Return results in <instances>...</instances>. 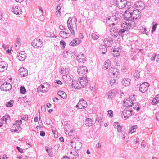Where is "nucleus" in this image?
<instances>
[{
	"label": "nucleus",
	"instance_id": "1",
	"mask_svg": "<svg viewBox=\"0 0 159 159\" xmlns=\"http://www.w3.org/2000/svg\"><path fill=\"white\" fill-rule=\"evenodd\" d=\"M76 19L75 17L69 18L67 26L72 35H74L77 31Z\"/></svg>",
	"mask_w": 159,
	"mask_h": 159
},
{
	"label": "nucleus",
	"instance_id": "2",
	"mask_svg": "<svg viewBox=\"0 0 159 159\" xmlns=\"http://www.w3.org/2000/svg\"><path fill=\"white\" fill-rule=\"evenodd\" d=\"M135 99L134 94H131L129 97L126 98L124 101V104L126 107H132L134 104L133 102Z\"/></svg>",
	"mask_w": 159,
	"mask_h": 159
},
{
	"label": "nucleus",
	"instance_id": "3",
	"mask_svg": "<svg viewBox=\"0 0 159 159\" xmlns=\"http://www.w3.org/2000/svg\"><path fill=\"white\" fill-rule=\"evenodd\" d=\"M135 23L134 21L127 20L121 24V27L125 29H132L135 26Z\"/></svg>",
	"mask_w": 159,
	"mask_h": 159
},
{
	"label": "nucleus",
	"instance_id": "4",
	"mask_svg": "<svg viewBox=\"0 0 159 159\" xmlns=\"http://www.w3.org/2000/svg\"><path fill=\"white\" fill-rule=\"evenodd\" d=\"M72 146L77 150H79L82 146V144L79 138L74 139V141L71 142Z\"/></svg>",
	"mask_w": 159,
	"mask_h": 159
},
{
	"label": "nucleus",
	"instance_id": "5",
	"mask_svg": "<svg viewBox=\"0 0 159 159\" xmlns=\"http://www.w3.org/2000/svg\"><path fill=\"white\" fill-rule=\"evenodd\" d=\"M110 31L112 36H115L118 34L119 35L123 36V34L125 32H127V30L124 29H122L119 31H118L117 29L115 28H111Z\"/></svg>",
	"mask_w": 159,
	"mask_h": 159
},
{
	"label": "nucleus",
	"instance_id": "6",
	"mask_svg": "<svg viewBox=\"0 0 159 159\" xmlns=\"http://www.w3.org/2000/svg\"><path fill=\"white\" fill-rule=\"evenodd\" d=\"M76 106L80 109L85 108L87 106V102L85 100L81 99Z\"/></svg>",
	"mask_w": 159,
	"mask_h": 159
},
{
	"label": "nucleus",
	"instance_id": "7",
	"mask_svg": "<svg viewBox=\"0 0 159 159\" xmlns=\"http://www.w3.org/2000/svg\"><path fill=\"white\" fill-rule=\"evenodd\" d=\"M87 71V69L86 67L84 66H81L79 67L77 69V72L80 75H84Z\"/></svg>",
	"mask_w": 159,
	"mask_h": 159
},
{
	"label": "nucleus",
	"instance_id": "8",
	"mask_svg": "<svg viewBox=\"0 0 159 159\" xmlns=\"http://www.w3.org/2000/svg\"><path fill=\"white\" fill-rule=\"evenodd\" d=\"M32 45L35 48L41 47L42 46V42L40 39H35L32 43Z\"/></svg>",
	"mask_w": 159,
	"mask_h": 159
},
{
	"label": "nucleus",
	"instance_id": "9",
	"mask_svg": "<svg viewBox=\"0 0 159 159\" xmlns=\"http://www.w3.org/2000/svg\"><path fill=\"white\" fill-rule=\"evenodd\" d=\"M126 0H116V4L119 8H123L126 7Z\"/></svg>",
	"mask_w": 159,
	"mask_h": 159
},
{
	"label": "nucleus",
	"instance_id": "10",
	"mask_svg": "<svg viewBox=\"0 0 159 159\" xmlns=\"http://www.w3.org/2000/svg\"><path fill=\"white\" fill-rule=\"evenodd\" d=\"M12 88L11 85L9 83H3L1 86V89L6 91H9Z\"/></svg>",
	"mask_w": 159,
	"mask_h": 159
},
{
	"label": "nucleus",
	"instance_id": "11",
	"mask_svg": "<svg viewBox=\"0 0 159 159\" xmlns=\"http://www.w3.org/2000/svg\"><path fill=\"white\" fill-rule=\"evenodd\" d=\"M116 18L115 16H112L107 18V22L110 25H114L116 23Z\"/></svg>",
	"mask_w": 159,
	"mask_h": 159
},
{
	"label": "nucleus",
	"instance_id": "12",
	"mask_svg": "<svg viewBox=\"0 0 159 159\" xmlns=\"http://www.w3.org/2000/svg\"><path fill=\"white\" fill-rule=\"evenodd\" d=\"M79 80L81 86L82 87L86 86L88 84V81L86 77H81L79 78Z\"/></svg>",
	"mask_w": 159,
	"mask_h": 159
},
{
	"label": "nucleus",
	"instance_id": "13",
	"mask_svg": "<svg viewBox=\"0 0 159 159\" xmlns=\"http://www.w3.org/2000/svg\"><path fill=\"white\" fill-rule=\"evenodd\" d=\"M131 15L133 19L134 20H136L140 17V12L138 9L133 11Z\"/></svg>",
	"mask_w": 159,
	"mask_h": 159
},
{
	"label": "nucleus",
	"instance_id": "14",
	"mask_svg": "<svg viewBox=\"0 0 159 159\" xmlns=\"http://www.w3.org/2000/svg\"><path fill=\"white\" fill-rule=\"evenodd\" d=\"M120 50L118 47L114 46L112 48V54L114 57H117L120 55Z\"/></svg>",
	"mask_w": 159,
	"mask_h": 159
},
{
	"label": "nucleus",
	"instance_id": "15",
	"mask_svg": "<svg viewBox=\"0 0 159 159\" xmlns=\"http://www.w3.org/2000/svg\"><path fill=\"white\" fill-rule=\"evenodd\" d=\"M48 88V86L47 84H44L43 85H41L37 88V90L38 92H46Z\"/></svg>",
	"mask_w": 159,
	"mask_h": 159
},
{
	"label": "nucleus",
	"instance_id": "16",
	"mask_svg": "<svg viewBox=\"0 0 159 159\" xmlns=\"http://www.w3.org/2000/svg\"><path fill=\"white\" fill-rule=\"evenodd\" d=\"M148 84L147 82L143 83L140 86L139 90L142 93H144L148 89Z\"/></svg>",
	"mask_w": 159,
	"mask_h": 159
},
{
	"label": "nucleus",
	"instance_id": "17",
	"mask_svg": "<svg viewBox=\"0 0 159 159\" xmlns=\"http://www.w3.org/2000/svg\"><path fill=\"white\" fill-rule=\"evenodd\" d=\"M8 64L4 61L0 62V72H2L6 70L8 67Z\"/></svg>",
	"mask_w": 159,
	"mask_h": 159
},
{
	"label": "nucleus",
	"instance_id": "18",
	"mask_svg": "<svg viewBox=\"0 0 159 159\" xmlns=\"http://www.w3.org/2000/svg\"><path fill=\"white\" fill-rule=\"evenodd\" d=\"M117 92L116 89H113L107 94V98L108 99L112 98L114 97L117 96Z\"/></svg>",
	"mask_w": 159,
	"mask_h": 159
},
{
	"label": "nucleus",
	"instance_id": "19",
	"mask_svg": "<svg viewBox=\"0 0 159 159\" xmlns=\"http://www.w3.org/2000/svg\"><path fill=\"white\" fill-rule=\"evenodd\" d=\"M132 112V110L127 108L123 111L122 112L123 115L125 118H127L131 116Z\"/></svg>",
	"mask_w": 159,
	"mask_h": 159
},
{
	"label": "nucleus",
	"instance_id": "20",
	"mask_svg": "<svg viewBox=\"0 0 159 159\" xmlns=\"http://www.w3.org/2000/svg\"><path fill=\"white\" fill-rule=\"evenodd\" d=\"M109 73L111 76H117L118 72L116 68L114 67H111L110 68L109 70Z\"/></svg>",
	"mask_w": 159,
	"mask_h": 159
},
{
	"label": "nucleus",
	"instance_id": "21",
	"mask_svg": "<svg viewBox=\"0 0 159 159\" xmlns=\"http://www.w3.org/2000/svg\"><path fill=\"white\" fill-rule=\"evenodd\" d=\"M76 58L77 61L80 62L84 63L86 61V57L83 54L78 55Z\"/></svg>",
	"mask_w": 159,
	"mask_h": 159
},
{
	"label": "nucleus",
	"instance_id": "22",
	"mask_svg": "<svg viewBox=\"0 0 159 159\" xmlns=\"http://www.w3.org/2000/svg\"><path fill=\"white\" fill-rule=\"evenodd\" d=\"M72 34L71 33L66 32L64 31H60L59 33L60 36L63 39H66Z\"/></svg>",
	"mask_w": 159,
	"mask_h": 159
},
{
	"label": "nucleus",
	"instance_id": "23",
	"mask_svg": "<svg viewBox=\"0 0 159 159\" xmlns=\"http://www.w3.org/2000/svg\"><path fill=\"white\" fill-rule=\"evenodd\" d=\"M81 42V41L79 39H76L72 40L70 43V46H75L76 45L79 44Z\"/></svg>",
	"mask_w": 159,
	"mask_h": 159
},
{
	"label": "nucleus",
	"instance_id": "24",
	"mask_svg": "<svg viewBox=\"0 0 159 159\" xmlns=\"http://www.w3.org/2000/svg\"><path fill=\"white\" fill-rule=\"evenodd\" d=\"M20 75L23 76H25L27 75L28 71L26 69L24 68H21L19 70Z\"/></svg>",
	"mask_w": 159,
	"mask_h": 159
},
{
	"label": "nucleus",
	"instance_id": "25",
	"mask_svg": "<svg viewBox=\"0 0 159 159\" xmlns=\"http://www.w3.org/2000/svg\"><path fill=\"white\" fill-rule=\"evenodd\" d=\"M26 56L25 54V52H20L18 55V58L20 61H23L25 59Z\"/></svg>",
	"mask_w": 159,
	"mask_h": 159
},
{
	"label": "nucleus",
	"instance_id": "26",
	"mask_svg": "<svg viewBox=\"0 0 159 159\" xmlns=\"http://www.w3.org/2000/svg\"><path fill=\"white\" fill-rule=\"evenodd\" d=\"M73 76L71 75L67 74L64 75L63 76V79L65 82L70 81L73 79Z\"/></svg>",
	"mask_w": 159,
	"mask_h": 159
},
{
	"label": "nucleus",
	"instance_id": "27",
	"mask_svg": "<svg viewBox=\"0 0 159 159\" xmlns=\"http://www.w3.org/2000/svg\"><path fill=\"white\" fill-rule=\"evenodd\" d=\"M112 40L111 38H106L104 39V42L105 45L106 46H110Z\"/></svg>",
	"mask_w": 159,
	"mask_h": 159
},
{
	"label": "nucleus",
	"instance_id": "28",
	"mask_svg": "<svg viewBox=\"0 0 159 159\" xmlns=\"http://www.w3.org/2000/svg\"><path fill=\"white\" fill-rule=\"evenodd\" d=\"M130 80L129 79L125 78L122 81L123 85L125 86H128L130 84Z\"/></svg>",
	"mask_w": 159,
	"mask_h": 159
},
{
	"label": "nucleus",
	"instance_id": "29",
	"mask_svg": "<svg viewBox=\"0 0 159 159\" xmlns=\"http://www.w3.org/2000/svg\"><path fill=\"white\" fill-rule=\"evenodd\" d=\"M13 12L16 14L18 15L20 14L21 12V11L20 9L17 6L14 7L13 8Z\"/></svg>",
	"mask_w": 159,
	"mask_h": 159
},
{
	"label": "nucleus",
	"instance_id": "30",
	"mask_svg": "<svg viewBox=\"0 0 159 159\" xmlns=\"http://www.w3.org/2000/svg\"><path fill=\"white\" fill-rule=\"evenodd\" d=\"M124 16L126 20H128L131 17H132L131 13L129 11V10H127L125 12Z\"/></svg>",
	"mask_w": 159,
	"mask_h": 159
},
{
	"label": "nucleus",
	"instance_id": "31",
	"mask_svg": "<svg viewBox=\"0 0 159 159\" xmlns=\"http://www.w3.org/2000/svg\"><path fill=\"white\" fill-rule=\"evenodd\" d=\"M20 127L18 125H13L12 127L11 131L19 133L18 131L20 129Z\"/></svg>",
	"mask_w": 159,
	"mask_h": 159
},
{
	"label": "nucleus",
	"instance_id": "32",
	"mask_svg": "<svg viewBox=\"0 0 159 159\" xmlns=\"http://www.w3.org/2000/svg\"><path fill=\"white\" fill-rule=\"evenodd\" d=\"M137 9L139 10L141 9H143L144 7V4L142 2H138L136 3Z\"/></svg>",
	"mask_w": 159,
	"mask_h": 159
},
{
	"label": "nucleus",
	"instance_id": "33",
	"mask_svg": "<svg viewBox=\"0 0 159 159\" xmlns=\"http://www.w3.org/2000/svg\"><path fill=\"white\" fill-rule=\"evenodd\" d=\"M65 133L66 134L69 136H71L73 134L74 130L71 128H65Z\"/></svg>",
	"mask_w": 159,
	"mask_h": 159
},
{
	"label": "nucleus",
	"instance_id": "34",
	"mask_svg": "<svg viewBox=\"0 0 159 159\" xmlns=\"http://www.w3.org/2000/svg\"><path fill=\"white\" fill-rule=\"evenodd\" d=\"M57 94L59 96L63 99H66L67 98L66 94L63 91H58Z\"/></svg>",
	"mask_w": 159,
	"mask_h": 159
},
{
	"label": "nucleus",
	"instance_id": "35",
	"mask_svg": "<svg viewBox=\"0 0 159 159\" xmlns=\"http://www.w3.org/2000/svg\"><path fill=\"white\" fill-rule=\"evenodd\" d=\"M93 121L92 119L88 118L86 120V125L90 127L93 125Z\"/></svg>",
	"mask_w": 159,
	"mask_h": 159
},
{
	"label": "nucleus",
	"instance_id": "36",
	"mask_svg": "<svg viewBox=\"0 0 159 159\" xmlns=\"http://www.w3.org/2000/svg\"><path fill=\"white\" fill-rule=\"evenodd\" d=\"M111 65L110 61L109 60H107L103 66V68L105 70L107 69Z\"/></svg>",
	"mask_w": 159,
	"mask_h": 159
},
{
	"label": "nucleus",
	"instance_id": "37",
	"mask_svg": "<svg viewBox=\"0 0 159 159\" xmlns=\"http://www.w3.org/2000/svg\"><path fill=\"white\" fill-rule=\"evenodd\" d=\"M159 102V95H157L153 99L152 103L154 104H157Z\"/></svg>",
	"mask_w": 159,
	"mask_h": 159
},
{
	"label": "nucleus",
	"instance_id": "38",
	"mask_svg": "<svg viewBox=\"0 0 159 159\" xmlns=\"http://www.w3.org/2000/svg\"><path fill=\"white\" fill-rule=\"evenodd\" d=\"M137 125H134L133 126H132L129 129V133L130 134H132L134 132L136 131V129L137 128Z\"/></svg>",
	"mask_w": 159,
	"mask_h": 159
},
{
	"label": "nucleus",
	"instance_id": "39",
	"mask_svg": "<svg viewBox=\"0 0 159 159\" xmlns=\"http://www.w3.org/2000/svg\"><path fill=\"white\" fill-rule=\"evenodd\" d=\"M118 83V81L116 79H112L110 80V84L112 86L117 84Z\"/></svg>",
	"mask_w": 159,
	"mask_h": 159
},
{
	"label": "nucleus",
	"instance_id": "40",
	"mask_svg": "<svg viewBox=\"0 0 159 159\" xmlns=\"http://www.w3.org/2000/svg\"><path fill=\"white\" fill-rule=\"evenodd\" d=\"M14 101L13 100H10L7 102L6 104V106L7 107H12Z\"/></svg>",
	"mask_w": 159,
	"mask_h": 159
},
{
	"label": "nucleus",
	"instance_id": "41",
	"mask_svg": "<svg viewBox=\"0 0 159 159\" xmlns=\"http://www.w3.org/2000/svg\"><path fill=\"white\" fill-rule=\"evenodd\" d=\"M10 120V118L8 115H5L2 118V120L4 121L6 123H7V120Z\"/></svg>",
	"mask_w": 159,
	"mask_h": 159
},
{
	"label": "nucleus",
	"instance_id": "42",
	"mask_svg": "<svg viewBox=\"0 0 159 159\" xmlns=\"http://www.w3.org/2000/svg\"><path fill=\"white\" fill-rule=\"evenodd\" d=\"M115 127L117 128V130L119 132H120L121 131V127L118 123H115Z\"/></svg>",
	"mask_w": 159,
	"mask_h": 159
},
{
	"label": "nucleus",
	"instance_id": "43",
	"mask_svg": "<svg viewBox=\"0 0 159 159\" xmlns=\"http://www.w3.org/2000/svg\"><path fill=\"white\" fill-rule=\"evenodd\" d=\"M72 85L73 87L75 88H77L79 89L80 87L79 86V84L77 81H74V83H73Z\"/></svg>",
	"mask_w": 159,
	"mask_h": 159
},
{
	"label": "nucleus",
	"instance_id": "44",
	"mask_svg": "<svg viewBox=\"0 0 159 159\" xmlns=\"http://www.w3.org/2000/svg\"><path fill=\"white\" fill-rule=\"evenodd\" d=\"M26 89L23 86H21L20 89V93L21 94H24L26 92Z\"/></svg>",
	"mask_w": 159,
	"mask_h": 159
},
{
	"label": "nucleus",
	"instance_id": "45",
	"mask_svg": "<svg viewBox=\"0 0 159 159\" xmlns=\"http://www.w3.org/2000/svg\"><path fill=\"white\" fill-rule=\"evenodd\" d=\"M92 37L94 40H97L98 39L99 36L97 34L94 33L93 34Z\"/></svg>",
	"mask_w": 159,
	"mask_h": 159
},
{
	"label": "nucleus",
	"instance_id": "46",
	"mask_svg": "<svg viewBox=\"0 0 159 159\" xmlns=\"http://www.w3.org/2000/svg\"><path fill=\"white\" fill-rule=\"evenodd\" d=\"M107 112L108 113V115L109 117L111 118L113 117V111L111 110H109L107 111Z\"/></svg>",
	"mask_w": 159,
	"mask_h": 159
},
{
	"label": "nucleus",
	"instance_id": "47",
	"mask_svg": "<svg viewBox=\"0 0 159 159\" xmlns=\"http://www.w3.org/2000/svg\"><path fill=\"white\" fill-rule=\"evenodd\" d=\"M103 47H102L101 48L102 52L103 54H104L106 53L107 52V48L105 46H103Z\"/></svg>",
	"mask_w": 159,
	"mask_h": 159
},
{
	"label": "nucleus",
	"instance_id": "48",
	"mask_svg": "<svg viewBox=\"0 0 159 159\" xmlns=\"http://www.w3.org/2000/svg\"><path fill=\"white\" fill-rule=\"evenodd\" d=\"M132 6L131 3L129 2H127L126 3V7H127L128 8H130Z\"/></svg>",
	"mask_w": 159,
	"mask_h": 159
},
{
	"label": "nucleus",
	"instance_id": "49",
	"mask_svg": "<svg viewBox=\"0 0 159 159\" xmlns=\"http://www.w3.org/2000/svg\"><path fill=\"white\" fill-rule=\"evenodd\" d=\"M22 119L24 120H26L28 119V116L26 115H23L21 116Z\"/></svg>",
	"mask_w": 159,
	"mask_h": 159
},
{
	"label": "nucleus",
	"instance_id": "50",
	"mask_svg": "<svg viewBox=\"0 0 159 159\" xmlns=\"http://www.w3.org/2000/svg\"><path fill=\"white\" fill-rule=\"evenodd\" d=\"M60 44L62 46V48H64L66 46V43L63 40H61L60 42Z\"/></svg>",
	"mask_w": 159,
	"mask_h": 159
},
{
	"label": "nucleus",
	"instance_id": "51",
	"mask_svg": "<svg viewBox=\"0 0 159 159\" xmlns=\"http://www.w3.org/2000/svg\"><path fill=\"white\" fill-rule=\"evenodd\" d=\"M21 40L20 38H17L16 39V42L19 46L21 45V42H20Z\"/></svg>",
	"mask_w": 159,
	"mask_h": 159
},
{
	"label": "nucleus",
	"instance_id": "52",
	"mask_svg": "<svg viewBox=\"0 0 159 159\" xmlns=\"http://www.w3.org/2000/svg\"><path fill=\"white\" fill-rule=\"evenodd\" d=\"M157 24L156 23L155 25H154L152 27V32L154 31L156 29L157 26Z\"/></svg>",
	"mask_w": 159,
	"mask_h": 159
},
{
	"label": "nucleus",
	"instance_id": "53",
	"mask_svg": "<svg viewBox=\"0 0 159 159\" xmlns=\"http://www.w3.org/2000/svg\"><path fill=\"white\" fill-rule=\"evenodd\" d=\"M140 30H143V32H144V33L145 34H147V33H146V28H143V27H140Z\"/></svg>",
	"mask_w": 159,
	"mask_h": 159
},
{
	"label": "nucleus",
	"instance_id": "54",
	"mask_svg": "<svg viewBox=\"0 0 159 159\" xmlns=\"http://www.w3.org/2000/svg\"><path fill=\"white\" fill-rule=\"evenodd\" d=\"M155 59L156 61L157 62H159V55H156L155 57Z\"/></svg>",
	"mask_w": 159,
	"mask_h": 159
},
{
	"label": "nucleus",
	"instance_id": "55",
	"mask_svg": "<svg viewBox=\"0 0 159 159\" xmlns=\"http://www.w3.org/2000/svg\"><path fill=\"white\" fill-rule=\"evenodd\" d=\"M17 149L20 153H22L23 152L22 149L21 148L17 146Z\"/></svg>",
	"mask_w": 159,
	"mask_h": 159
},
{
	"label": "nucleus",
	"instance_id": "56",
	"mask_svg": "<svg viewBox=\"0 0 159 159\" xmlns=\"http://www.w3.org/2000/svg\"><path fill=\"white\" fill-rule=\"evenodd\" d=\"M46 151L49 155H50V156H51V155H52V153L51 151H50V149H47Z\"/></svg>",
	"mask_w": 159,
	"mask_h": 159
},
{
	"label": "nucleus",
	"instance_id": "57",
	"mask_svg": "<svg viewBox=\"0 0 159 159\" xmlns=\"http://www.w3.org/2000/svg\"><path fill=\"white\" fill-rule=\"evenodd\" d=\"M155 116L157 120H159V112L156 113Z\"/></svg>",
	"mask_w": 159,
	"mask_h": 159
},
{
	"label": "nucleus",
	"instance_id": "58",
	"mask_svg": "<svg viewBox=\"0 0 159 159\" xmlns=\"http://www.w3.org/2000/svg\"><path fill=\"white\" fill-rule=\"evenodd\" d=\"M56 83H57V84H60V85L62 84V82L61 81L59 80H56Z\"/></svg>",
	"mask_w": 159,
	"mask_h": 159
},
{
	"label": "nucleus",
	"instance_id": "59",
	"mask_svg": "<svg viewBox=\"0 0 159 159\" xmlns=\"http://www.w3.org/2000/svg\"><path fill=\"white\" fill-rule=\"evenodd\" d=\"M59 29L61 30H65V28L63 26L60 25L59 26Z\"/></svg>",
	"mask_w": 159,
	"mask_h": 159
},
{
	"label": "nucleus",
	"instance_id": "60",
	"mask_svg": "<svg viewBox=\"0 0 159 159\" xmlns=\"http://www.w3.org/2000/svg\"><path fill=\"white\" fill-rule=\"evenodd\" d=\"M135 75L136 76V77L139 78L140 77V74H139V72H137L135 73Z\"/></svg>",
	"mask_w": 159,
	"mask_h": 159
},
{
	"label": "nucleus",
	"instance_id": "61",
	"mask_svg": "<svg viewBox=\"0 0 159 159\" xmlns=\"http://www.w3.org/2000/svg\"><path fill=\"white\" fill-rule=\"evenodd\" d=\"M40 135L41 136H43L45 135V133L43 131H41L40 132Z\"/></svg>",
	"mask_w": 159,
	"mask_h": 159
},
{
	"label": "nucleus",
	"instance_id": "62",
	"mask_svg": "<svg viewBox=\"0 0 159 159\" xmlns=\"http://www.w3.org/2000/svg\"><path fill=\"white\" fill-rule=\"evenodd\" d=\"M56 14L57 16H60L61 15V12L59 11H57L56 12Z\"/></svg>",
	"mask_w": 159,
	"mask_h": 159
},
{
	"label": "nucleus",
	"instance_id": "63",
	"mask_svg": "<svg viewBox=\"0 0 159 159\" xmlns=\"http://www.w3.org/2000/svg\"><path fill=\"white\" fill-rule=\"evenodd\" d=\"M41 110L43 111H45L46 109L45 107L44 106H42L41 107Z\"/></svg>",
	"mask_w": 159,
	"mask_h": 159
},
{
	"label": "nucleus",
	"instance_id": "64",
	"mask_svg": "<svg viewBox=\"0 0 159 159\" xmlns=\"http://www.w3.org/2000/svg\"><path fill=\"white\" fill-rule=\"evenodd\" d=\"M61 9V7L59 5H58L57 7V11H59Z\"/></svg>",
	"mask_w": 159,
	"mask_h": 159
}]
</instances>
